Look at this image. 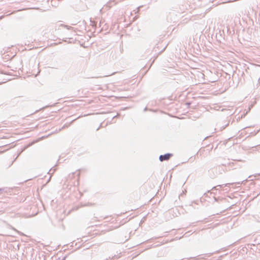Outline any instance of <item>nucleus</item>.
Instances as JSON below:
<instances>
[{
	"label": "nucleus",
	"mask_w": 260,
	"mask_h": 260,
	"mask_svg": "<svg viewBox=\"0 0 260 260\" xmlns=\"http://www.w3.org/2000/svg\"><path fill=\"white\" fill-rule=\"evenodd\" d=\"M222 171H223V170L219 166L214 167L209 171V174L211 178H214L217 176V172H219V173H221Z\"/></svg>",
	"instance_id": "obj_1"
},
{
	"label": "nucleus",
	"mask_w": 260,
	"mask_h": 260,
	"mask_svg": "<svg viewBox=\"0 0 260 260\" xmlns=\"http://www.w3.org/2000/svg\"><path fill=\"white\" fill-rule=\"evenodd\" d=\"M172 156V153H167L164 155H160L159 157V159L160 161L168 160Z\"/></svg>",
	"instance_id": "obj_2"
},
{
	"label": "nucleus",
	"mask_w": 260,
	"mask_h": 260,
	"mask_svg": "<svg viewBox=\"0 0 260 260\" xmlns=\"http://www.w3.org/2000/svg\"><path fill=\"white\" fill-rule=\"evenodd\" d=\"M230 183H226V184H222V185H217L216 186H214L212 188V190L214 191L215 190H218L219 189V188H221V187H223L224 186H228L229 185H230Z\"/></svg>",
	"instance_id": "obj_3"
},
{
	"label": "nucleus",
	"mask_w": 260,
	"mask_h": 260,
	"mask_svg": "<svg viewBox=\"0 0 260 260\" xmlns=\"http://www.w3.org/2000/svg\"><path fill=\"white\" fill-rule=\"evenodd\" d=\"M115 0H110L108 3L109 6L112 7V6L115 5L117 2H115Z\"/></svg>",
	"instance_id": "obj_4"
},
{
	"label": "nucleus",
	"mask_w": 260,
	"mask_h": 260,
	"mask_svg": "<svg viewBox=\"0 0 260 260\" xmlns=\"http://www.w3.org/2000/svg\"><path fill=\"white\" fill-rule=\"evenodd\" d=\"M64 27H66L68 29H71L73 28V27H72V26L66 25H64Z\"/></svg>",
	"instance_id": "obj_5"
},
{
	"label": "nucleus",
	"mask_w": 260,
	"mask_h": 260,
	"mask_svg": "<svg viewBox=\"0 0 260 260\" xmlns=\"http://www.w3.org/2000/svg\"><path fill=\"white\" fill-rule=\"evenodd\" d=\"M229 125V122L225 124L224 126H222L221 127V130L224 129Z\"/></svg>",
	"instance_id": "obj_6"
},
{
	"label": "nucleus",
	"mask_w": 260,
	"mask_h": 260,
	"mask_svg": "<svg viewBox=\"0 0 260 260\" xmlns=\"http://www.w3.org/2000/svg\"><path fill=\"white\" fill-rule=\"evenodd\" d=\"M142 7H143L142 6H141L138 7L137 8V12H136V13H137V12H138L140 10L141 8Z\"/></svg>",
	"instance_id": "obj_7"
},
{
	"label": "nucleus",
	"mask_w": 260,
	"mask_h": 260,
	"mask_svg": "<svg viewBox=\"0 0 260 260\" xmlns=\"http://www.w3.org/2000/svg\"><path fill=\"white\" fill-rule=\"evenodd\" d=\"M81 169H79V170H78L79 172H78V174H77V176H78V177H79V176H80V172L81 171Z\"/></svg>",
	"instance_id": "obj_8"
},
{
	"label": "nucleus",
	"mask_w": 260,
	"mask_h": 260,
	"mask_svg": "<svg viewBox=\"0 0 260 260\" xmlns=\"http://www.w3.org/2000/svg\"><path fill=\"white\" fill-rule=\"evenodd\" d=\"M68 126L67 125L64 124V125L63 126V127H62V128H65V127H67Z\"/></svg>",
	"instance_id": "obj_9"
},
{
	"label": "nucleus",
	"mask_w": 260,
	"mask_h": 260,
	"mask_svg": "<svg viewBox=\"0 0 260 260\" xmlns=\"http://www.w3.org/2000/svg\"><path fill=\"white\" fill-rule=\"evenodd\" d=\"M148 110V108L147 107H145L144 109V111H146Z\"/></svg>",
	"instance_id": "obj_10"
},
{
	"label": "nucleus",
	"mask_w": 260,
	"mask_h": 260,
	"mask_svg": "<svg viewBox=\"0 0 260 260\" xmlns=\"http://www.w3.org/2000/svg\"><path fill=\"white\" fill-rule=\"evenodd\" d=\"M76 119H75L72 120L71 121V123H70V124H71V123H73V122H74Z\"/></svg>",
	"instance_id": "obj_11"
},
{
	"label": "nucleus",
	"mask_w": 260,
	"mask_h": 260,
	"mask_svg": "<svg viewBox=\"0 0 260 260\" xmlns=\"http://www.w3.org/2000/svg\"><path fill=\"white\" fill-rule=\"evenodd\" d=\"M258 85H260V78L258 80Z\"/></svg>",
	"instance_id": "obj_12"
},
{
	"label": "nucleus",
	"mask_w": 260,
	"mask_h": 260,
	"mask_svg": "<svg viewBox=\"0 0 260 260\" xmlns=\"http://www.w3.org/2000/svg\"><path fill=\"white\" fill-rule=\"evenodd\" d=\"M137 18V16H135V17L134 18V20H135Z\"/></svg>",
	"instance_id": "obj_13"
},
{
	"label": "nucleus",
	"mask_w": 260,
	"mask_h": 260,
	"mask_svg": "<svg viewBox=\"0 0 260 260\" xmlns=\"http://www.w3.org/2000/svg\"><path fill=\"white\" fill-rule=\"evenodd\" d=\"M4 17V16H0V20L2 19Z\"/></svg>",
	"instance_id": "obj_14"
},
{
	"label": "nucleus",
	"mask_w": 260,
	"mask_h": 260,
	"mask_svg": "<svg viewBox=\"0 0 260 260\" xmlns=\"http://www.w3.org/2000/svg\"><path fill=\"white\" fill-rule=\"evenodd\" d=\"M66 257H63V258L62 260H65Z\"/></svg>",
	"instance_id": "obj_15"
},
{
	"label": "nucleus",
	"mask_w": 260,
	"mask_h": 260,
	"mask_svg": "<svg viewBox=\"0 0 260 260\" xmlns=\"http://www.w3.org/2000/svg\"><path fill=\"white\" fill-rule=\"evenodd\" d=\"M51 169L49 170V172H48V173H50V172H51Z\"/></svg>",
	"instance_id": "obj_16"
},
{
	"label": "nucleus",
	"mask_w": 260,
	"mask_h": 260,
	"mask_svg": "<svg viewBox=\"0 0 260 260\" xmlns=\"http://www.w3.org/2000/svg\"><path fill=\"white\" fill-rule=\"evenodd\" d=\"M51 169L49 170V172H48V173H50V172H51Z\"/></svg>",
	"instance_id": "obj_17"
},
{
	"label": "nucleus",
	"mask_w": 260,
	"mask_h": 260,
	"mask_svg": "<svg viewBox=\"0 0 260 260\" xmlns=\"http://www.w3.org/2000/svg\"><path fill=\"white\" fill-rule=\"evenodd\" d=\"M117 116H114V117H113V118H115V117H116Z\"/></svg>",
	"instance_id": "obj_18"
},
{
	"label": "nucleus",
	"mask_w": 260,
	"mask_h": 260,
	"mask_svg": "<svg viewBox=\"0 0 260 260\" xmlns=\"http://www.w3.org/2000/svg\"><path fill=\"white\" fill-rule=\"evenodd\" d=\"M2 189L0 188V191H2Z\"/></svg>",
	"instance_id": "obj_19"
}]
</instances>
